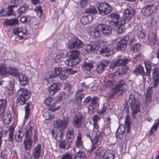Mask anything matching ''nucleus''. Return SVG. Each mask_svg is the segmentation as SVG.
Returning <instances> with one entry per match:
<instances>
[{"mask_svg":"<svg viewBox=\"0 0 159 159\" xmlns=\"http://www.w3.org/2000/svg\"><path fill=\"white\" fill-rule=\"evenodd\" d=\"M124 25H119V26H116L115 27L113 28L116 30L117 33L118 34H122L125 30Z\"/></svg>","mask_w":159,"mask_h":159,"instance_id":"41","label":"nucleus"},{"mask_svg":"<svg viewBox=\"0 0 159 159\" xmlns=\"http://www.w3.org/2000/svg\"><path fill=\"white\" fill-rule=\"evenodd\" d=\"M104 152V148L100 147L96 150L94 153L95 154V157L96 158L101 159Z\"/></svg>","mask_w":159,"mask_h":159,"instance_id":"36","label":"nucleus"},{"mask_svg":"<svg viewBox=\"0 0 159 159\" xmlns=\"http://www.w3.org/2000/svg\"><path fill=\"white\" fill-rule=\"evenodd\" d=\"M68 118L62 120L60 119H58L54 121L55 126L59 129L63 130L66 129L68 124Z\"/></svg>","mask_w":159,"mask_h":159,"instance_id":"18","label":"nucleus"},{"mask_svg":"<svg viewBox=\"0 0 159 159\" xmlns=\"http://www.w3.org/2000/svg\"><path fill=\"white\" fill-rule=\"evenodd\" d=\"M93 130L92 134H97L101 133L102 134V138L104 136V134L102 132H100L99 131V126L98 123H93Z\"/></svg>","mask_w":159,"mask_h":159,"instance_id":"42","label":"nucleus"},{"mask_svg":"<svg viewBox=\"0 0 159 159\" xmlns=\"http://www.w3.org/2000/svg\"><path fill=\"white\" fill-rule=\"evenodd\" d=\"M124 111H125V112L128 113L129 112V106L128 103V102L127 101H125V102L124 103Z\"/></svg>","mask_w":159,"mask_h":159,"instance_id":"63","label":"nucleus"},{"mask_svg":"<svg viewBox=\"0 0 159 159\" xmlns=\"http://www.w3.org/2000/svg\"><path fill=\"white\" fill-rule=\"evenodd\" d=\"M83 45V42L78 37H74L73 38L72 43L68 44V47L70 49H77L81 48Z\"/></svg>","mask_w":159,"mask_h":159,"instance_id":"17","label":"nucleus"},{"mask_svg":"<svg viewBox=\"0 0 159 159\" xmlns=\"http://www.w3.org/2000/svg\"><path fill=\"white\" fill-rule=\"evenodd\" d=\"M133 73L136 76H138L139 75L143 77V79H146V74L145 72L144 68L140 65L136 66L133 70Z\"/></svg>","mask_w":159,"mask_h":159,"instance_id":"20","label":"nucleus"},{"mask_svg":"<svg viewBox=\"0 0 159 159\" xmlns=\"http://www.w3.org/2000/svg\"><path fill=\"white\" fill-rule=\"evenodd\" d=\"M101 133L97 134L94 136L93 139H92L90 134H87L86 136L87 138L90 139L92 143V147L91 148L87 150L89 153H92L98 147V143L100 144L103 139Z\"/></svg>","mask_w":159,"mask_h":159,"instance_id":"8","label":"nucleus"},{"mask_svg":"<svg viewBox=\"0 0 159 159\" xmlns=\"http://www.w3.org/2000/svg\"><path fill=\"white\" fill-rule=\"evenodd\" d=\"M139 93L135 90L129 96L128 102L132 111V116L135 117V115L141 111L140 103L139 100Z\"/></svg>","mask_w":159,"mask_h":159,"instance_id":"2","label":"nucleus"},{"mask_svg":"<svg viewBox=\"0 0 159 159\" xmlns=\"http://www.w3.org/2000/svg\"><path fill=\"white\" fill-rule=\"evenodd\" d=\"M159 125V123L157 122L152 126V128L150 131V135H152V134H153L155 131L157 130Z\"/></svg>","mask_w":159,"mask_h":159,"instance_id":"60","label":"nucleus"},{"mask_svg":"<svg viewBox=\"0 0 159 159\" xmlns=\"http://www.w3.org/2000/svg\"><path fill=\"white\" fill-rule=\"evenodd\" d=\"M19 75L17 77H19V81L22 86H25L28 85L29 83V78L22 74H20L19 71Z\"/></svg>","mask_w":159,"mask_h":159,"instance_id":"26","label":"nucleus"},{"mask_svg":"<svg viewBox=\"0 0 159 159\" xmlns=\"http://www.w3.org/2000/svg\"><path fill=\"white\" fill-rule=\"evenodd\" d=\"M109 63V61L107 60H102L101 63L97 66L96 70L97 72L98 73H102Z\"/></svg>","mask_w":159,"mask_h":159,"instance_id":"24","label":"nucleus"},{"mask_svg":"<svg viewBox=\"0 0 159 159\" xmlns=\"http://www.w3.org/2000/svg\"><path fill=\"white\" fill-rule=\"evenodd\" d=\"M113 28L110 24L107 25L104 24H100L90 31V34L94 38H97L100 36L101 32L105 35L111 34Z\"/></svg>","mask_w":159,"mask_h":159,"instance_id":"3","label":"nucleus"},{"mask_svg":"<svg viewBox=\"0 0 159 159\" xmlns=\"http://www.w3.org/2000/svg\"><path fill=\"white\" fill-rule=\"evenodd\" d=\"M11 114H9L8 116H7V119H5L4 118H3V119H2V122L5 125L9 124L11 121Z\"/></svg>","mask_w":159,"mask_h":159,"instance_id":"57","label":"nucleus"},{"mask_svg":"<svg viewBox=\"0 0 159 159\" xmlns=\"http://www.w3.org/2000/svg\"><path fill=\"white\" fill-rule=\"evenodd\" d=\"M26 35V31L25 30L20 29L19 33L18 35L20 40L22 39L26 38L25 36Z\"/></svg>","mask_w":159,"mask_h":159,"instance_id":"50","label":"nucleus"},{"mask_svg":"<svg viewBox=\"0 0 159 159\" xmlns=\"http://www.w3.org/2000/svg\"><path fill=\"white\" fill-rule=\"evenodd\" d=\"M119 92L115 88H114L112 89L110 93L108 94V98L110 99L113 98L115 95Z\"/></svg>","mask_w":159,"mask_h":159,"instance_id":"54","label":"nucleus"},{"mask_svg":"<svg viewBox=\"0 0 159 159\" xmlns=\"http://www.w3.org/2000/svg\"><path fill=\"white\" fill-rule=\"evenodd\" d=\"M58 142L59 143V147L60 148L62 149L66 148L67 150L70 148L71 145L72 144V140L68 141H67L65 140L61 141Z\"/></svg>","mask_w":159,"mask_h":159,"instance_id":"30","label":"nucleus"},{"mask_svg":"<svg viewBox=\"0 0 159 159\" xmlns=\"http://www.w3.org/2000/svg\"><path fill=\"white\" fill-rule=\"evenodd\" d=\"M80 52L78 50H73L68 53L69 57L65 62L69 66H73L77 65L80 61L79 55Z\"/></svg>","mask_w":159,"mask_h":159,"instance_id":"4","label":"nucleus"},{"mask_svg":"<svg viewBox=\"0 0 159 159\" xmlns=\"http://www.w3.org/2000/svg\"><path fill=\"white\" fill-rule=\"evenodd\" d=\"M141 45L139 43L133 44L131 47V50L134 52L139 51L141 48Z\"/></svg>","mask_w":159,"mask_h":159,"instance_id":"53","label":"nucleus"},{"mask_svg":"<svg viewBox=\"0 0 159 159\" xmlns=\"http://www.w3.org/2000/svg\"><path fill=\"white\" fill-rule=\"evenodd\" d=\"M102 40H101L99 41H96L91 42L92 46V51H94L95 50H99L100 47L101 45V43H102Z\"/></svg>","mask_w":159,"mask_h":159,"instance_id":"39","label":"nucleus"},{"mask_svg":"<svg viewBox=\"0 0 159 159\" xmlns=\"http://www.w3.org/2000/svg\"><path fill=\"white\" fill-rule=\"evenodd\" d=\"M94 66L92 62L89 61H84L82 65V68L84 70L89 71Z\"/></svg>","mask_w":159,"mask_h":159,"instance_id":"31","label":"nucleus"},{"mask_svg":"<svg viewBox=\"0 0 159 159\" xmlns=\"http://www.w3.org/2000/svg\"><path fill=\"white\" fill-rule=\"evenodd\" d=\"M10 86L7 88V92L8 95H11L13 93V86L14 83L13 82H10Z\"/></svg>","mask_w":159,"mask_h":159,"instance_id":"55","label":"nucleus"},{"mask_svg":"<svg viewBox=\"0 0 159 159\" xmlns=\"http://www.w3.org/2000/svg\"><path fill=\"white\" fill-rule=\"evenodd\" d=\"M75 138L74 133V129L73 128H70L68 129L67 132L66 134V138L68 140V141L72 140V143H73V140Z\"/></svg>","mask_w":159,"mask_h":159,"instance_id":"35","label":"nucleus"},{"mask_svg":"<svg viewBox=\"0 0 159 159\" xmlns=\"http://www.w3.org/2000/svg\"><path fill=\"white\" fill-rule=\"evenodd\" d=\"M61 84L60 83L56 82L51 85L48 89L50 95H53L60 89L61 86Z\"/></svg>","mask_w":159,"mask_h":159,"instance_id":"21","label":"nucleus"},{"mask_svg":"<svg viewBox=\"0 0 159 159\" xmlns=\"http://www.w3.org/2000/svg\"><path fill=\"white\" fill-rule=\"evenodd\" d=\"M33 141L32 140L24 139V148L25 150H30L31 148Z\"/></svg>","mask_w":159,"mask_h":159,"instance_id":"45","label":"nucleus"},{"mask_svg":"<svg viewBox=\"0 0 159 159\" xmlns=\"http://www.w3.org/2000/svg\"><path fill=\"white\" fill-rule=\"evenodd\" d=\"M66 95V93L63 92H61L58 95L57 99L56 100L57 103L59 102L63 99H65V97Z\"/></svg>","mask_w":159,"mask_h":159,"instance_id":"56","label":"nucleus"},{"mask_svg":"<svg viewBox=\"0 0 159 159\" xmlns=\"http://www.w3.org/2000/svg\"><path fill=\"white\" fill-rule=\"evenodd\" d=\"M16 7V6H12L9 5L7 8V11L6 12V15L8 16H9L14 14V8Z\"/></svg>","mask_w":159,"mask_h":159,"instance_id":"46","label":"nucleus"},{"mask_svg":"<svg viewBox=\"0 0 159 159\" xmlns=\"http://www.w3.org/2000/svg\"><path fill=\"white\" fill-rule=\"evenodd\" d=\"M29 127H27V129H25V140H32L31 135L32 134V127L29 125Z\"/></svg>","mask_w":159,"mask_h":159,"instance_id":"40","label":"nucleus"},{"mask_svg":"<svg viewBox=\"0 0 159 159\" xmlns=\"http://www.w3.org/2000/svg\"><path fill=\"white\" fill-rule=\"evenodd\" d=\"M126 85V82L124 80H120L117 82L114 88L119 92H121L123 89V86Z\"/></svg>","mask_w":159,"mask_h":159,"instance_id":"32","label":"nucleus"},{"mask_svg":"<svg viewBox=\"0 0 159 159\" xmlns=\"http://www.w3.org/2000/svg\"><path fill=\"white\" fill-rule=\"evenodd\" d=\"M148 40L147 43L151 45L153 49L155 48L157 46L158 41L156 35L153 33L150 34L148 36Z\"/></svg>","mask_w":159,"mask_h":159,"instance_id":"19","label":"nucleus"},{"mask_svg":"<svg viewBox=\"0 0 159 159\" xmlns=\"http://www.w3.org/2000/svg\"><path fill=\"white\" fill-rule=\"evenodd\" d=\"M83 117L81 115L76 114L73 120V125L76 128H80L82 125Z\"/></svg>","mask_w":159,"mask_h":159,"instance_id":"23","label":"nucleus"},{"mask_svg":"<svg viewBox=\"0 0 159 159\" xmlns=\"http://www.w3.org/2000/svg\"><path fill=\"white\" fill-rule=\"evenodd\" d=\"M111 20L110 22V25L112 27L116 26H119V25H124L125 24V21L123 20L122 17L120 18L119 14L117 13H112L110 16Z\"/></svg>","mask_w":159,"mask_h":159,"instance_id":"10","label":"nucleus"},{"mask_svg":"<svg viewBox=\"0 0 159 159\" xmlns=\"http://www.w3.org/2000/svg\"><path fill=\"white\" fill-rule=\"evenodd\" d=\"M152 80L153 87L157 88L159 83V69L157 67H155L152 70Z\"/></svg>","mask_w":159,"mask_h":159,"instance_id":"14","label":"nucleus"},{"mask_svg":"<svg viewBox=\"0 0 159 159\" xmlns=\"http://www.w3.org/2000/svg\"><path fill=\"white\" fill-rule=\"evenodd\" d=\"M144 63L146 69V75L149 77L151 76L152 70V63L149 61H144Z\"/></svg>","mask_w":159,"mask_h":159,"instance_id":"37","label":"nucleus"},{"mask_svg":"<svg viewBox=\"0 0 159 159\" xmlns=\"http://www.w3.org/2000/svg\"><path fill=\"white\" fill-rule=\"evenodd\" d=\"M87 157L84 152L79 151L76 153L74 159H86Z\"/></svg>","mask_w":159,"mask_h":159,"instance_id":"44","label":"nucleus"},{"mask_svg":"<svg viewBox=\"0 0 159 159\" xmlns=\"http://www.w3.org/2000/svg\"><path fill=\"white\" fill-rule=\"evenodd\" d=\"M31 19L27 16H23L20 19V21L23 23H28L29 22Z\"/></svg>","mask_w":159,"mask_h":159,"instance_id":"59","label":"nucleus"},{"mask_svg":"<svg viewBox=\"0 0 159 159\" xmlns=\"http://www.w3.org/2000/svg\"><path fill=\"white\" fill-rule=\"evenodd\" d=\"M85 12L86 13L92 14L94 15L97 14L98 11L95 7L92 6L89 8L86 9Z\"/></svg>","mask_w":159,"mask_h":159,"instance_id":"47","label":"nucleus"},{"mask_svg":"<svg viewBox=\"0 0 159 159\" xmlns=\"http://www.w3.org/2000/svg\"><path fill=\"white\" fill-rule=\"evenodd\" d=\"M15 130V127L14 126H10L8 129V140L10 142H12L14 138V132Z\"/></svg>","mask_w":159,"mask_h":159,"instance_id":"38","label":"nucleus"},{"mask_svg":"<svg viewBox=\"0 0 159 159\" xmlns=\"http://www.w3.org/2000/svg\"><path fill=\"white\" fill-rule=\"evenodd\" d=\"M17 94L19 96L16 100V103L19 105H22L26 103L30 97V92L27 89H19L17 92Z\"/></svg>","mask_w":159,"mask_h":159,"instance_id":"6","label":"nucleus"},{"mask_svg":"<svg viewBox=\"0 0 159 159\" xmlns=\"http://www.w3.org/2000/svg\"><path fill=\"white\" fill-rule=\"evenodd\" d=\"M61 159H72V157L70 154L67 153L63 155Z\"/></svg>","mask_w":159,"mask_h":159,"instance_id":"64","label":"nucleus"},{"mask_svg":"<svg viewBox=\"0 0 159 159\" xmlns=\"http://www.w3.org/2000/svg\"><path fill=\"white\" fill-rule=\"evenodd\" d=\"M77 72V70H74L73 68H66L62 71L61 67H55L53 71H49L45 74L44 80L49 83L50 81H52L55 78L59 76L61 79L64 80L66 78V74H73Z\"/></svg>","mask_w":159,"mask_h":159,"instance_id":"1","label":"nucleus"},{"mask_svg":"<svg viewBox=\"0 0 159 159\" xmlns=\"http://www.w3.org/2000/svg\"><path fill=\"white\" fill-rule=\"evenodd\" d=\"M24 135L23 133H21V131L20 130H19L18 132L16 134L14 139L16 142L18 143L20 142L22 139L23 136Z\"/></svg>","mask_w":159,"mask_h":159,"instance_id":"43","label":"nucleus"},{"mask_svg":"<svg viewBox=\"0 0 159 159\" xmlns=\"http://www.w3.org/2000/svg\"><path fill=\"white\" fill-rule=\"evenodd\" d=\"M98 100L99 98L96 97L92 98L91 103L88 107V113L89 114H93L96 108L99 106Z\"/></svg>","mask_w":159,"mask_h":159,"instance_id":"15","label":"nucleus"},{"mask_svg":"<svg viewBox=\"0 0 159 159\" xmlns=\"http://www.w3.org/2000/svg\"><path fill=\"white\" fill-rule=\"evenodd\" d=\"M102 45L104 46L101 48L100 53L104 56L111 55L113 53V45L112 43L108 44L107 42L103 41Z\"/></svg>","mask_w":159,"mask_h":159,"instance_id":"11","label":"nucleus"},{"mask_svg":"<svg viewBox=\"0 0 159 159\" xmlns=\"http://www.w3.org/2000/svg\"><path fill=\"white\" fill-rule=\"evenodd\" d=\"M130 61L131 60L129 59L119 56L116 60L111 63L110 67L111 68L114 69L115 67L127 65Z\"/></svg>","mask_w":159,"mask_h":159,"instance_id":"12","label":"nucleus"},{"mask_svg":"<svg viewBox=\"0 0 159 159\" xmlns=\"http://www.w3.org/2000/svg\"><path fill=\"white\" fill-rule=\"evenodd\" d=\"M18 22L17 19H12L5 20L3 22V25L7 26H13L18 24Z\"/></svg>","mask_w":159,"mask_h":159,"instance_id":"33","label":"nucleus"},{"mask_svg":"<svg viewBox=\"0 0 159 159\" xmlns=\"http://www.w3.org/2000/svg\"><path fill=\"white\" fill-rule=\"evenodd\" d=\"M8 151L6 149L3 150L1 154L0 159H7Z\"/></svg>","mask_w":159,"mask_h":159,"instance_id":"61","label":"nucleus"},{"mask_svg":"<svg viewBox=\"0 0 159 159\" xmlns=\"http://www.w3.org/2000/svg\"><path fill=\"white\" fill-rule=\"evenodd\" d=\"M63 134V133L60 131L56 134L55 137V139L58 142L61 141Z\"/></svg>","mask_w":159,"mask_h":159,"instance_id":"58","label":"nucleus"},{"mask_svg":"<svg viewBox=\"0 0 159 159\" xmlns=\"http://www.w3.org/2000/svg\"><path fill=\"white\" fill-rule=\"evenodd\" d=\"M159 3L157 5L150 4L146 5L142 9V12L144 15L148 16L153 13L157 10Z\"/></svg>","mask_w":159,"mask_h":159,"instance_id":"13","label":"nucleus"},{"mask_svg":"<svg viewBox=\"0 0 159 159\" xmlns=\"http://www.w3.org/2000/svg\"><path fill=\"white\" fill-rule=\"evenodd\" d=\"M56 102H54L52 105H50L49 108L48 109V110L50 111H52V112L55 111L56 110H59L60 108V106H58L56 107Z\"/></svg>","mask_w":159,"mask_h":159,"instance_id":"52","label":"nucleus"},{"mask_svg":"<svg viewBox=\"0 0 159 159\" xmlns=\"http://www.w3.org/2000/svg\"><path fill=\"white\" fill-rule=\"evenodd\" d=\"M29 9V7L28 5L26 3H24L20 5L19 8L17 9V13L19 14V16H21V15L26 13Z\"/></svg>","mask_w":159,"mask_h":159,"instance_id":"27","label":"nucleus"},{"mask_svg":"<svg viewBox=\"0 0 159 159\" xmlns=\"http://www.w3.org/2000/svg\"><path fill=\"white\" fill-rule=\"evenodd\" d=\"M97 7L99 14L102 16H104L109 14L113 10L111 6L106 2L98 3Z\"/></svg>","mask_w":159,"mask_h":159,"instance_id":"9","label":"nucleus"},{"mask_svg":"<svg viewBox=\"0 0 159 159\" xmlns=\"http://www.w3.org/2000/svg\"><path fill=\"white\" fill-rule=\"evenodd\" d=\"M41 152V145L40 144H38L37 146L34 148V150L33 156L34 159H38L40 157ZM26 159H34L32 157H29Z\"/></svg>","mask_w":159,"mask_h":159,"instance_id":"25","label":"nucleus"},{"mask_svg":"<svg viewBox=\"0 0 159 159\" xmlns=\"http://www.w3.org/2000/svg\"><path fill=\"white\" fill-rule=\"evenodd\" d=\"M79 95L76 98V100L79 104L81 103L82 100L83 98L85 97V94L81 93L78 94Z\"/></svg>","mask_w":159,"mask_h":159,"instance_id":"62","label":"nucleus"},{"mask_svg":"<svg viewBox=\"0 0 159 159\" xmlns=\"http://www.w3.org/2000/svg\"><path fill=\"white\" fill-rule=\"evenodd\" d=\"M134 41V37L127 35L116 43V48L118 51H124L126 48L127 44L130 45Z\"/></svg>","mask_w":159,"mask_h":159,"instance_id":"5","label":"nucleus"},{"mask_svg":"<svg viewBox=\"0 0 159 159\" xmlns=\"http://www.w3.org/2000/svg\"><path fill=\"white\" fill-rule=\"evenodd\" d=\"M135 11L133 7H130L126 8L124 13L122 16L123 20H124L125 23L128 22L134 16Z\"/></svg>","mask_w":159,"mask_h":159,"instance_id":"16","label":"nucleus"},{"mask_svg":"<svg viewBox=\"0 0 159 159\" xmlns=\"http://www.w3.org/2000/svg\"><path fill=\"white\" fill-rule=\"evenodd\" d=\"M93 20V16L91 15L84 16L80 19V22L82 24L85 25L89 23Z\"/></svg>","mask_w":159,"mask_h":159,"instance_id":"29","label":"nucleus"},{"mask_svg":"<svg viewBox=\"0 0 159 159\" xmlns=\"http://www.w3.org/2000/svg\"><path fill=\"white\" fill-rule=\"evenodd\" d=\"M111 152H105L103 155L102 158L104 159H114V154Z\"/></svg>","mask_w":159,"mask_h":159,"instance_id":"49","label":"nucleus"},{"mask_svg":"<svg viewBox=\"0 0 159 159\" xmlns=\"http://www.w3.org/2000/svg\"><path fill=\"white\" fill-rule=\"evenodd\" d=\"M7 101L6 99H0V115L2 116L5 111Z\"/></svg>","mask_w":159,"mask_h":159,"instance_id":"34","label":"nucleus"},{"mask_svg":"<svg viewBox=\"0 0 159 159\" xmlns=\"http://www.w3.org/2000/svg\"><path fill=\"white\" fill-rule=\"evenodd\" d=\"M119 129L120 127H119L118 128L116 134V137L117 141L119 142L120 143H122L123 142V135L122 134H121L120 133L118 132Z\"/></svg>","mask_w":159,"mask_h":159,"instance_id":"51","label":"nucleus"},{"mask_svg":"<svg viewBox=\"0 0 159 159\" xmlns=\"http://www.w3.org/2000/svg\"><path fill=\"white\" fill-rule=\"evenodd\" d=\"M126 65H125L120 66L123 68H119L116 70L114 74V76L120 77L124 75L125 74L128 70V68Z\"/></svg>","mask_w":159,"mask_h":159,"instance_id":"22","label":"nucleus"},{"mask_svg":"<svg viewBox=\"0 0 159 159\" xmlns=\"http://www.w3.org/2000/svg\"><path fill=\"white\" fill-rule=\"evenodd\" d=\"M75 146L76 148H83L84 145L82 140V135L80 132H78L76 140L75 142Z\"/></svg>","mask_w":159,"mask_h":159,"instance_id":"28","label":"nucleus"},{"mask_svg":"<svg viewBox=\"0 0 159 159\" xmlns=\"http://www.w3.org/2000/svg\"><path fill=\"white\" fill-rule=\"evenodd\" d=\"M25 103H26V105L24 107L25 111V118L27 119L29 117L30 113V107L31 106V104L29 102H26Z\"/></svg>","mask_w":159,"mask_h":159,"instance_id":"48","label":"nucleus"},{"mask_svg":"<svg viewBox=\"0 0 159 159\" xmlns=\"http://www.w3.org/2000/svg\"><path fill=\"white\" fill-rule=\"evenodd\" d=\"M9 69L4 64H1L0 66V75L8 74L16 77L19 75V70L17 68L9 66Z\"/></svg>","mask_w":159,"mask_h":159,"instance_id":"7","label":"nucleus"}]
</instances>
